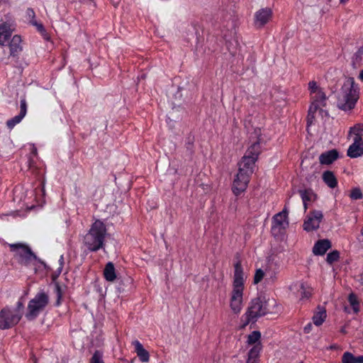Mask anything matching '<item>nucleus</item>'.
<instances>
[{
	"label": "nucleus",
	"mask_w": 363,
	"mask_h": 363,
	"mask_svg": "<svg viewBox=\"0 0 363 363\" xmlns=\"http://www.w3.org/2000/svg\"><path fill=\"white\" fill-rule=\"evenodd\" d=\"M323 182L331 189L335 188L337 184V179L333 172L330 171H325L323 174Z\"/></svg>",
	"instance_id": "a878e982"
},
{
	"label": "nucleus",
	"mask_w": 363,
	"mask_h": 363,
	"mask_svg": "<svg viewBox=\"0 0 363 363\" xmlns=\"http://www.w3.org/2000/svg\"><path fill=\"white\" fill-rule=\"evenodd\" d=\"M62 259H63V256L62 255V256L60 257V260H62Z\"/></svg>",
	"instance_id": "de8ad7c7"
},
{
	"label": "nucleus",
	"mask_w": 363,
	"mask_h": 363,
	"mask_svg": "<svg viewBox=\"0 0 363 363\" xmlns=\"http://www.w3.org/2000/svg\"><path fill=\"white\" fill-rule=\"evenodd\" d=\"M55 292L57 294V305H59L60 303V299L62 296V290L59 284H55Z\"/></svg>",
	"instance_id": "58836bf2"
},
{
	"label": "nucleus",
	"mask_w": 363,
	"mask_h": 363,
	"mask_svg": "<svg viewBox=\"0 0 363 363\" xmlns=\"http://www.w3.org/2000/svg\"><path fill=\"white\" fill-rule=\"evenodd\" d=\"M339 256L340 254L337 251H333L332 252L328 254L326 260L328 263L332 264L338 259Z\"/></svg>",
	"instance_id": "f704fd0d"
},
{
	"label": "nucleus",
	"mask_w": 363,
	"mask_h": 363,
	"mask_svg": "<svg viewBox=\"0 0 363 363\" xmlns=\"http://www.w3.org/2000/svg\"><path fill=\"white\" fill-rule=\"evenodd\" d=\"M303 202H308L315 199V194L311 190H301L299 191Z\"/></svg>",
	"instance_id": "c85d7f7f"
},
{
	"label": "nucleus",
	"mask_w": 363,
	"mask_h": 363,
	"mask_svg": "<svg viewBox=\"0 0 363 363\" xmlns=\"http://www.w3.org/2000/svg\"><path fill=\"white\" fill-rule=\"evenodd\" d=\"M348 300L354 311L355 313H357L359 311V301L357 300V296L354 294H350Z\"/></svg>",
	"instance_id": "2f4dec72"
},
{
	"label": "nucleus",
	"mask_w": 363,
	"mask_h": 363,
	"mask_svg": "<svg viewBox=\"0 0 363 363\" xmlns=\"http://www.w3.org/2000/svg\"><path fill=\"white\" fill-rule=\"evenodd\" d=\"M21 38L20 35H15L13 36L10 43V54L12 56L17 55L22 50Z\"/></svg>",
	"instance_id": "4be33fe9"
},
{
	"label": "nucleus",
	"mask_w": 363,
	"mask_h": 363,
	"mask_svg": "<svg viewBox=\"0 0 363 363\" xmlns=\"http://www.w3.org/2000/svg\"><path fill=\"white\" fill-rule=\"evenodd\" d=\"M362 197V191L359 189L355 188L351 191L350 198L354 200L360 199Z\"/></svg>",
	"instance_id": "e433bc0d"
},
{
	"label": "nucleus",
	"mask_w": 363,
	"mask_h": 363,
	"mask_svg": "<svg viewBox=\"0 0 363 363\" xmlns=\"http://www.w3.org/2000/svg\"><path fill=\"white\" fill-rule=\"evenodd\" d=\"M338 157V152L335 150H331L322 153L319 157V160L322 164H330L336 160Z\"/></svg>",
	"instance_id": "aec40b11"
},
{
	"label": "nucleus",
	"mask_w": 363,
	"mask_h": 363,
	"mask_svg": "<svg viewBox=\"0 0 363 363\" xmlns=\"http://www.w3.org/2000/svg\"><path fill=\"white\" fill-rule=\"evenodd\" d=\"M355 363H363V356L354 357Z\"/></svg>",
	"instance_id": "ea45409f"
},
{
	"label": "nucleus",
	"mask_w": 363,
	"mask_h": 363,
	"mask_svg": "<svg viewBox=\"0 0 363 363\" xmlns=\"http://www.w3.org/2000/svg\"><path fill=\"white\" fill-rule=\"evenodd\" d=\"M26 17L30 24L35 26L38 31L43 33H45L43 26L41 23H38L35 21V14L32 9H28L26 11Z\"/></svg>",
	"instance_id": "393cba45"
},
{
	"label": "nucleus",
	"mask_w": 363,
	"mask_h": 363,
	"mask_svg": "<svg viewBox=\"0 0 363 363\" xmlns=\"http://www.w3.org/2000/svg\"><path fill=\"white\" fill-rule=\"evenodd\" d=\"M276 305L277 302L274 298L260 296L252 299L246 312L242 316V320L244 322L243 325L245 326L250 323H255L259 317L267 313H274Z\"/></svg>",
	"instance_id": "f03ea898"
},
{
	"label": "nucleus",
	"mask_w": 363,
	"mask_h": 363,
	"mask_svg": "<svg viewBox=\"0 0 363 363\" xmlns=\"http://www.w3.org/2000/svg\"><path fill=\"white\" fill-rule=\"evenodd\" d=\"M256 161L257 159L255 157L245 155L239 163L238 171L240 172V174L243 172L251 176L254 172Z\"/></svg>",
	"instance_id": "f8f14e48"
},
{
	"label": "nucleus",
	"mask_w": 363,
	"mask_h": 363,
	"mask_svg": "<svg viewBox=\"0 0 363 363\" xmlns=\"http://www.w3.org/2000/svg\"><path fill=\"white\" fill-rule=\"evenodd\" d=\"M348 1H349V0H340V4H346Z\"/></svg>",
	"instance_id": "37998d69"
},
{
	"label": "nucleus",
	"mask_w": 363,
	"mask_h": 363,
	"mask_svg": "<svg viewBox=\"0 0 363 363\" xmlns=\"http://www.w3.org/2000/svg\"><path fill=\"white\" fill-rule=\"evenodd\" d=\"M359 77L363 82V69L360 72Z\"/></svg>",
	"instance_id": "79ce46f5"
},
{
	"label": "nucleus",
	"mask_w": 363,
	"mask_h": 363,
	"mask_svg": "<svg viewBox=\"0 0 363 363\" xmlns=\"http://www.w3.org/2000/svg\"><path fill=\"white\" fill-rule=\"evenodd\" d=\"M323 217V213L320 211L311 212L303 222V229L308 232L317 230L319 228Z\"/></svg>",
	"instance_id": "9d476101"
},
{
	"label": "nucleus",
	"mask_w": 363,
	"mask_h": 363,
	"mask_svg": "<svg viewBox=\"0 0 363 363\" xmlns=\"http://www.w3.org/2000/svg\"><path fill=\"white\" fill-rule=\"evenodd\" d=\"M102 357V354L99 351H96L91 359L90 363H104Z\"/></svg>",
	"instance_id": "c9c22d12"
},
{
	"label": "nucleus",
	"mask_w": 363,
	"mask_h": 363,
	"mask_svg": "<svg viewBox=\"0 0 363 363\" xmlns=\"http://www.w3.org/2000/svg\"><path fill=\"white\" fill-rule=\"evenodd\" d=\"M361 234H362V235L363 236V228H362V230H361Z\"/></svg>",
	"instance_id": "49530a36"
},
{
	"label": "nucleus",
	"mask_w": 363,
	"mask_h": 363,
	"mask_svg": "<svg viewBox=\"0 0 363 363\" xmlns=\"http://www.w3.org/2000/svg\"><path fill=\"white\" fill-rule=\"evenodd\" d=\"M262 135V134L261 128H256L254 129L253 132L250 133V145L249 146L245 155L250 157H255V159L257 160L258 156L261 152L260 144L263 141Z\"/></svg>",
	"instance_id": "6e6552de"
},
{
	"label": "nucleus",
	"mask_w": 363,
	"mask_h": 363,
	"mask_svg": "<svg viewBox=\"0 0 363 363\" xmlns=\"http://www.w3.org/2000/svg\"><path fill=\"white\" fill-rule=\"evenodd\" d=\"M331 247L328 240H318L313 246V252L315 255H323Z\"/></svg>",
	"instance_id": "6ab92c4d"
},
{
	"label": "nucleus",
	"mask_w": 363,
	"mask_h": 363,
	"mask_svg": "<svg viewBox=\"0 0 363 363\" xmlns=\"http://www.w3.org/2000/svg\"><path fill=\"white\" fill-rule=\"evenodd\" d=\"M49 303V297L44 291L38 292L29 302L26 318L28 320H35L44 311Z\"/></svg>",
	"instance_id": "0eeeda50"
},
{
	"label": "nucleus",
	"mask_w": 363,
	"mask_h": 363,
	"mask_svg": "<svg viewBox=\"0 0 363 363\" xmlns=\"http://www.w3.org/2000/svg\"><path fill=\"white\" fill-rule=\"evenodd\" d=\"M353 62L357 65L363 64V45L354 54L353 57Z\"/></svg>",
	"instance_id": "7c9ffc66"
},
{
	"label": "nucleus",
	"mask_w": 363,
	"mask_h": 363,
	"mask_svg": "<svg viewBox=\"0 0 363 363\" xmlns=\"http://www.w3.org/2000/svg\"><path fill=\"white\" fill-rule=\"evenodd\" d=\"M289 226L288 211L284 208L272 218V230L274 234L281 233Z\"/></svg>",
	"instance_id": "1a4fd4ad"
},
{
	"label": "nucleus",
	"mask_w": 363,
	"mask_h": 363,
	"mask_svg": "<svg viewBox=\"0 0 363 363\" xmlns=\"http://www.w3.org/2000/svg\"><path fill=\"white\" fill-rule=\"evenodd\" d=\"M311 327H312V325L311 323H308L305 328H304V331L306 333H309L311 329Z\"/></svg>",
	"instance_id": "a19ab883"
},
{
	"label": "nucleus",
	"mask_w": 363,
	"mask_h": 363,
	"mask_svg": "<svg viewBox=\"0 0 363 363\" xmlns=\"http://www.w3.org/2000/svg\"><path fill=\"white\" fill-rule=\"evenodd\" d=\"M350 133L353 134L354 137H359L360 138L363 136V124H357L350 128Z\"/></svg>",
	"instance_id": "c756f323"
},
{
	"label": "nucleus",
	"mask_w": 363,
	"mask_h": 363,
	"mask_svg": "<svg viewBox=\"0 0 363 363\" xmlns=\"http://www.w3.org/2000/svg\"><path fill=\"white\" fill-rule=\"evenodd\" d=\"M262 350V345L252 347L247 354L246 363H258L259 353Z\"/></svg>",
	"instance_id": "5701e85b"
},
{
	"label": "nucleus",
	"mask_w": 363,
	"mask_h": 363,
	"mask_svg": "<svg viewBox=\"0 0 363 363\" xmlns=\"http://www.w3.org/2000/svg\"><path fill=\"white\" fill-rule=\"evenodd\" d=\"M23 303L18 301L16 307L6 306L0 311V329L8 330L16 325L23 317Z\"/></svg>",
	"instance_id": "39448f33"
},
{
	"label": "nucleus",
	"mask_w": 363,
	"mask_h": 363,
	"mask_svg": "<svg viewBox=\"0 0 363 363\" xmlns=\"http://www.w3.org/2000/svg\"><path fill=\"white\" fill-rule=\"evenodd\" d=\"M303 203L304 209H305V211H306V209H307V208H308V206H307V202H303Z\"/></svg>",
	"instance_id": "c03bdc74"
},
{
	"label": "nucleus",
	"mask_w": 363,
	"mask_h": 363,
	"mask_svg": "<svg viewBox=\"0 0 363 363\" xmlns=\"http://www.w3.org/2000/svg\"><path fill=\"white\" fill-rule=\"evenodd\" d=\"M32 359H33V362H34V363H38V362H37V359H36L35 357H32Z\"/></svg>",
	"instance_id": "a18cd8bd"
},
{
	"label": "nucleus",
	"mask_w": 363,
	"mask_h": 363,
	"mask_svg": "<svg viewBox=\"0 0 363 363\" xmlns=\"http://www.w3.org/2000/svg\"><path fill=\"white\" fill-rule=\"evenodd\" d=\"M107 229L104 223L96 220L91 225L89 231L84 235L83 245L89 252H96L104 246V240Z\"/></svg>",
	"instance_id": "7ed1b4c3"
},
{
	"label": "nucleus",
	"mask_w": 363,
	"mask_h": 363,
	"mask_svg": "<svg viewBox=\"0 0 363 363\" xmlns=\"http://www.w3.org/2000/svg\"><path fill=\"white\" fill-rule=\"evenodd\" d=\"M104 276L107 281L113 282L116 279V273L113 264L108 262L104 269Z\"/></svg>",
	"instance_id": "b1692460"
},
{
	"label": "nucleus",
	"mask_w": 363,
	"mask_h": 363,
	"mask_svg": "<svg viewBox=\"0 0 363 363\" xmlns=\"http://www.w3.org/2000/svg\"><path fill=\"white\" fill-rule=\"evenodd\" d=\"M20 113L15 117L9 119L6 122L9 128L12 129L16 124L19 123L25 117L27 113V104L25 99L21 100Z\"/></svg>",
	"instance_id": "f3484780"
},
{
	"label": "nucleus",
	"mask_w": 363,
	"mask_h": 363,
	"mask_svg": "<svg viewBox=\"0 0 363 363\" xmlns=\"http://www.w3.org/2000/svg\"><path fill=\"white\" fill-rule=\"evenodd\" d=\"M261 333L255 330L247 336V344L250 346H256L257 345H261L260 343Z\"/></svg>",
	"instance_id": "bb28decb"
},
{
	"label": "nucleus",
	"mask_w": 363,
	"mask_h": 363,
	"mask_svg": "<svg viewBox=\"0 0 363 363\" xmlns=\"http://www.w3.org/2000/svg\"><path fill=\"white\" fill-rule=\"evenodd\" d=\"M363 155V140L359 137H354L353 143L347 150V155L351 158H356Z\"/></svg>",
	"instance_id": "4468645a"
},
{
	"label": "nucleus",
	"mask_w": 363,
	"mask_h": 363,
	"mask_svg": "<svg viewBox=\"0 0 363 363\" xmlns=\"http://www.w3.org/2000/svg\"><path fill=\"white\" fill-rule=\"evenodd\" d=\"M290 290L299 292L301 298H307L311 294V288L302 282L293 284L290 286Z\"/></svg>",
	"instance_id": "a211bd4d"
},
{
	"label": "nucleus",
	"mask_w": 363,
	"mask_h": 363,
	"mask_svg": "<svg viewBox=\"0 0 363 363\" xmlns=\"http://www.w3.org/2000/svg\"><path fill=\"white\" fill-rule=\"evenodd\" d=\"M11 251L14 257L21 264L26 267L35 266L38 259L31 249L26 244H10Z\"/></svg>",
	"instance_id": "423d86ee"
},
{
	"label": "nucleus",
	"mask_w": 363,
	"mask_h": 363,
	"mask_svg": "<svg viewBox=\"0 0 363 363\" xmlns=\"http://www.w3.org/2000/svg\"><path fill=\"white\" fill-rule=\"evenodd\" d=\"M133 345L135 347V352L140 361L143 362H149L150 354L148 352L145 350L143 345L138 340H134Z\"/></svg>",
	"instance_id": "412c9836"
},
{
	"label": "nucleus",
	"mask_w": 363,
	"mask_h": 363,
	"mask_svg": "<svg viewBox=\"0 0 363 363\" xmlns=\"http://www.w3.org/2000/svg\"><path fill=\"white\" fill-rule=\"evenodd\" d=\"M247 276L240 262L234 264V272L229 293L228 306L233 314L238 315L245 303V289Z\"/></svg>",
	"instance_id": "f257e3e1"
},
{
	"label": "nucleus",
	"mask_w": 363,
	"mask_h": 363,
	"mask_svg": "<svg viewBox=\"0 0 363 363\" xmlns=\"http://www.w3.org/2000/svg\"><path fill=\"white\" fill-rule=\"evenodd\" d=\"M308 89L310 91L311 96L322 90L317 85V83L315 81H311L308 83Z\"/></svg>",
	"instance_id": "72a5a7b5"
},
{
	"label": "nucleus",
	"mask_w": 363,
	"mask_h": 363,
	"mask_svg": "<svg viewBox=\"0 0 363 363\" xmlns=\"http://www.w3.org/2000/svg\"><path fill=\"white\" fill-rule=\"evenodd\" d=\"M250 177L243 172L240 174V172L238 171L233 184V191L235 195L240 194L247 189Z\"/></svg>",
	"instance_id": "9b49d317"
},
{
	"label": "nucleus",
	"mask_w": 363,
	"mask_h": 363,
	"mask_svg": "<svg viewBox=\"0 0 363 363\" xmlns=\"http://www.w3.org/2000/svg\"><path fill=\"white\" fill-rule=\"evenodd\" d=\"M359 99V89L353 78H347L344 82L337 94V106L343 111L352 109Z\"/></svg>",
	"instance_id": "20e7f679"
},
{
	"label": "nucleus",
	"mask_w": 363,
	"mask_h": 363,
	"mask_svg": "<svg viewBox=\"0 0 363 363\" xmlns=\"http://www.w3.org/2000/svg\"><path fill=\"white\" fill-rule=\"evenodd\" d=\"M272 10L269 8L261 9L255 13V23L257 27L265 25L272 17Z\"/></svg>",
	"instance_id": "dca6fc26"
},
{
	"label": "nucleus",
	"mask_w": 363,
	"mask_h": 363,
	"mask_svg": "<svg viewBox=\"0 0 363 363\" xmlns=\"http://www.w3.org/2000/svg\"><path fill=\"white\" fill-rule=\"evenodd\" d=\"M264 275V273L261 269H257L254 277V284H258L263 279Z\"/></svg>",
	"instance_id": "4c0bfd02"
},
{
	"label": "nucleus",
	"mask_w": 363,
	"mask_h": 363,
	"mask_svg": "<svg viewBox=\"0 0 363 363\" xmlns=\"http://www.w3.org/2000/svg\"><path fill=\"white\" fill-rule=\"evenodd\" d=\"M326 318V311L323 308H319L318 311L313 317V323L319 326L325 321Z\"/></svg>",
	"instance_id": "cd10ccee"
},
{
	"label": "nucleus",
	"mask_w": 363,
	"mask_h": 363,
	"mask_svg": "<svg viewBox=\"0 0 363 363\" xmlns=\"http://www.w3.org/2000/svg\"><path fill=\"white\" fill-rule=\"evenodd\" d=\"M312 103L309 107L308 116L315 113L321 106L325 105L326 96L324 92L321 90L316 94L311 96Z\"/></svg>",
	"instance_id": "ddd939ff"
},
{
	"label": "nucleus",
	"mask_w": 363,
	"mask_h": 363,
	"mask_svg": "<svg viewBox=\"0 0 363 363\" xmlns=\"http://www.w3.org/2000/svg\"><path fill=\"white\" fill-rule=\"evenodd\" d=\"M342 363H355L354 356L349 352H346L343 354L342 357Z\"/></svg>",
	"instance_id": "473e14b6"
},
{
	"label": "nucleus",
	"mask_w": 363,
	"mask_h": 363,
	"mask_svg": "<svg viewBox=\"0 0 363 363\" xmlns=\"http://www.w3.org/2000/svg\"><path fill=\"white\" fill-rule=\"evenodd\" d=\"M14 30L13 21L3 22L0 23V45H4L11 35Z\"/></svg>",
	"instance_id": "2eb2a0df"
}]
</instances>
